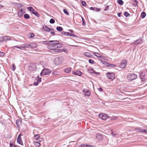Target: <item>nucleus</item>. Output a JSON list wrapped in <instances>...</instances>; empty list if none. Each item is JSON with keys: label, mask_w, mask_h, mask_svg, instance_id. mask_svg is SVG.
Segmentation results:
<instances>
[{"label": "nucleus", "mask_w": 147, "mask_h": 147, "mask_svg": "<svg viewBox=\"0 0 147 147\" xmlns=\"http://www.w3.org/2000/svg\"><path fill=\"white\" fill-rule=\"evenodd\" d=\"M62 61L63 58L61 57H59L55 59L54 62L55 64L58 65L62 63Z\"/></svg>", "instance_id": "4"}, {"label": "nucleus", "mask_w": 147, "mask_h": 147, "mask_svg": "<svg viewBox=\"0 0 147 147\" xmlns=\"http://www.w3.org/2000/svg\"><path fill=\"white\" fill-rule=\"evenodd\" d=\"M30 48L33 49L36 48L37 47V45L36 44L34 43H32L30 44Z\"/></svg>", "instance_id": "21"}, {"label": "nucleus", "mask_w": 147, "mask_h": 147, "mask_svg": "<svg viewBox=\"0 0 147 147\" xmlns=\"http://www.w3.org/2000/svg\"><path fill=\"white\" fill-rule=\"evenodd\" d=\"M82 25L84 26H85L86 24V22L84 21V19L83 17H82Z\"/></svg>", "instance_id": "41"}, {"label": "nucleus", "mask_w": 147, "mask_h": 147, "mask_svg": "<svg viewBox=\"0 0 147 147\" xmlns=\"http://www.w3.org/2000/svg\"><path fill=\"white\" fill-rule=\"evenodd\" d=\"M127 63V60L124 59L122 60L121 62L120 65V67L122 68H125L126 66V65Z\"/></svg>", "instance_id": "8"}, {"label": "nucleus", "mask_w": 147, "mask_h": 147, "mask_svg": "<svg viewBox=\"0 0 147 147\" xmlns=\"http://www.w3.org/2000/svg\"><path fill=\"white\" fill-rule=\"evenodd\" d=\"M116 65L110 64L109 63V64H108V65H107V67H116Z\"/></svg>", "instance_id": "38"}, {"label": "nucleus", "mask_w": 147, "mask_h": 147, "mask_svg": "<svg viewBox=\"0 0 147 147\" xmlns=\"http://www.w3.org/2000/svg\"><path fill=\"white\" fill-rule=\"evenodd\" d=\"M61 34L62 35H64L66 36H71L74 37L75 38H78V37L77 36L74 35V34L71 33L66 32L64 31L62 32H61Z\"/></svg>", "instance_id": "6"}, {"label": "nucleus", "mask_w": 147, "mask_h": 147, "mask_svg": "<svg viewBox=\"0 0 147 147\" xmlns=\"http://www.w3.org/2000/svg\"><path fill=\"white\" fill-rule=\"evenodd\" d=\"M82 4L84 6H85L86 5V2L84 1H83L82 2Z\"/></svg>", "instance_id": "48"}, {"label": "nucleus", "mask_w": 147, "mask_h": 147, "mask_svg": "<svg viewBox=\"0 0 147 147\" xmlns=\"http://www.w3.org/2000/svg\"><path fill=\"white\" fill-rule=\"evenodd\" d=\"M124 15L126 18H127L130 16V14L128 12L125 11L124 12Z\"/></svg>", "instance_id": "36"}, {"label": "nucleus", "mask_w": 147, "mask_h": 147, "mask_svg": "<svg viewBox=\"0 0 147 147\" xmlns=\"http://www.w3.org/2000/svg\"><path fill=\"white\" fill-rule=\"evenodd\" d=\"M98 90L100 92H102V88L101 87L99 88Z\"/></svg>", "instance_id": "56"}, {"label": "nucleus", "mask_w": 147, "mask_h": 147, "mask_svg": "<svg viewBox=\"0 0 147 147\" xmlns=\"http://www.w3.org/2000/svg\"><path fill=\"white\" fill-rule=\"evenodd\" d=\"M94 54L98 57H102V56L100 54L96 52H94Z\"/></svg>", "instance_id": "29"}, {"label": "nucleus", "mask_w": 147, "mask_h": 147, "mask_svg": "<svg viewBox=\"0 0 147 147\" xmlns=\"http://www.w3.org/2000/svg\"><path fill=\"white\" fill-rule=\"evenodd\" d=\"M80 146L79 147H93V146L92 145L82 144L80 145Z\"/></svg>", "instance_id": "23"}, {"label": "nucleus", "mask_w": 147, "mask_h": 147, "mask_svg": "<svg viewBox=\"0 0 147 147\" xmlns=\"http://www.w3.org/2000/svg\"><path fill=\"white\" fill-rule=\"evenodd\" d=\"M64 71L65 73H68L71 72V69L70 67L67 68L65 69Z\"/></svg>", "instance_id": "25"}, {"label": "nucleus", "mask_w": 147, "mask_h": 147, "mask_svg": "<svg viewBox=\"0 0 147 147\" xmlns=\"http://www.w3.org/2000/svg\"><path fill=\"white\" fill-rule=\"evenodd\" d=\"M117 3L119 4L122 5L123 4V2L122 0H118Z\"/></svg>", "instance_id": "34"}, {"label": "nucleus", "mask_w": 147, "mask_h": 147, "mask_svg": "<svg viewBox=\"0 0 147 147\" xmlns=\"http://www.w3.org/2000/svg\"><path fill=\"white\" fill-rule=\"evenodd\" d=\"M138 77L137 75L134 73L129 74L127 76V78L130 80H133L136 79Z\"/></svg>", "instance_id": "2"}, {"label": "nucleus", "mask_w": 147, "mask_h": 147, "mask_svg": "<svg viewBox=\"0 0 147 147\" xmlns=\"http://www.w3.org/2000/svg\"><path fill=\"white\" fill-rule=\"evenodd\" d=\"M144 42L143 40L141 38L135 41L134 43L135 45H140L143 43Z\"/></svg>", "instance_id": "14"}, {"label": "nucleus", "mask_w": 147, "mask_h": 147, "mask_svg": "<svg viewBox=\"0 0 147 147\" xmlns=\"http://www.w3.org/2000/svg\"><path fill=\"white\" fill-rule=\"evenodd\" d=\"M96 137L98 140L102 139L103 138V136L101 134H98L96 135Z\"/></svg>", "instance_id": "17"}, {"label": "nucleus", "mask_w": 147, "mask_h": 147, "mask_svg": "<svg viewBox=\"0 0 147 147\" xmlns=\"http://www.w3.org/2000/svg\"><path fill=\"white\" fill-rule=\"evenodd\" d=\"M109 6L107 5L105 7L104 9V11H106L109 9Z\"/></svg>", "instance_id": "47"}, {"label": "nucleus", "mask_w": 147, "mask_h": 147, "mask_svg": "<svg viewBox=\"0 0 147 147\" xmlns=\"http://www.w3.org/2000/svg\"><path fill=\"white\" fill-rule=\"evenodd\" d=\"M24 17L26 19H29L30 18V16L29 14H25L24 15Z\"/></svg>", "instance_id": "31"}, {"label": "nucleus", "mask_w": 147, "mask_h": 147, "mask_svg": "<svg viewBox=\"0 0 147 147\" xmlns=\"http://www.w3.org/2000/svg\"><path fill=\"white\" fill-rule=\"evenodd\" d=\"M21 134L18 135L17 139V142L18 144L23 145V142L21 137Z\"/></svg>", "instance_id": "12"}, {"label": "nucleus", "mask_w": 147, "mask_h": 147, "mask_svg": "<svg viewBox=\"0 0 147 147\" xmlns=\"http://www.w3.org/2000/svg\"><path fill=\"white\" fill-rule=\"evenodd\" d=\"M49 22L51 24H53L55 23V20L54 19L51 18Z\"/></svg>", "instance_id": "40"}, {"label": "nucleus", "mask_w": 147, "mask_h": 147, "mask_svg": "<svg viewBox=\"0 0 147 147\" xmlns=\"http://www.w3.org/2000/svg\"><path fill=\"white\" fill-rule=\"evenodd\" d=\"M48 42H52L51 44V45L52 47L60 48L62 46V44L61 43H59V41L57 40H50Z\"/></svg>", "instance_id": "1"}, {"label": "nucleus", "mask_w": 147, "mask_h": 147, "mask_svg": "<svg viewBox=\"0 0 147 147\" xmlns=\"http://www.w3.org/2000/svg\"><path fill=\"white\" fill-rule=\"evenodd\" d=\"M95 7H91L90 8V9L92 10H95Z\"/></svg>", "instance_id": "53"}, {"label": "nucleus", "mask_w": 147, "mask_h": 147, "mask_svg": "<svg viewBox=\"0 0 147 147\" xmlns=\"http://www.w3.org/2000/svg\"><path fill=\"white\" fill-rule=\"evenodd\" d=\"M35 82H34L33 84V85L35 86H37L38 85V83L37 82H35Z\"/></svg>", "instance_id": "52"}, {"label": "nucleus", "mask_w": 147, "mask_h": 147, "mask_svg": "<svg viewBox=\"0 0 147 147\" xmlns=\"http://www.w3.org/2000/svg\"><path fill=\"white\" fill-rule=\"evenodd\" d=\"M41 78H39V76H38L35 79V80L36 82H37L38 83L41 82Z\"/></svg>", "instance_id": "28"}, {"label": "nucleus", "mask_w": 147, "mask_h": 147, "mask_svg": "<svg viewBox=\"0 0 147 147\" xmlns=\"http://www.w3.org/2000/svg\"><path fill=\"white\" fill-rule=\"evenodd\" d=\"M69 31L70 32H71V33H73L74 32V31L73 30H69Z\"/></svg>", "instance_id": "58"}, {"label": "nucleus", "mask_w": 147, "mask_h": 147, "mask_svg": "<svg viewBox=\"0 0 147 147\" xmlns=\"http://www.w3.org/2000/svg\"><path fill=\"white\" fill-rule=\"evenodd\" d=\"M30 36L29 37L30 38H33L34 36V34L32 33H31L30 34Z\"/></svg>", "instance_id": "46"}, {"label": "nucleus", "mask_w": 147, "mask_h": 147, "mask_svg": "<svg viewBox=\"0 0 147 147\" xmlns=\"http://www.w3.org/2000/svg\"><path fill=\"white\" fill-rule=\"evenodd\" d=\"M101 10V9L99 8H96L95 7V10L96 11H99Z\"/></svg>", "instance_id": "50"}, {"label": "nucleus", "mask_w": 147, "mask_h": 147, "mask_svg": "<svg viewBox=\"0 0 147 147\" xmlns=\"http://www.w3.org/2000/svg\"><path fill=\"white\" fill-rule=\"evenodd\" d=\"M31 13L32 14H34L35 16L38 17L40 16V15L37 11H35L34 9Z\"/></svg>", "instance_id": "22"}, {"label": "nucleus", "mask_w": 147, "mask_h": 147, "mask_svg": "<svg viewBox=\"0 0 147 147\" xmlns=\"http://www.w3.org/2000/svg\"><path fill=\"white\" fill-rule=\"evenodd\" d=\"M51 73V71L49 69H44L40 73V75L41 76L46 75L50 74Z\"/></svg>", "instance_id": "5"}, {"label": "nucleus", "mask_w": 147, "mask_h": 147, "mask_svg": "<svg viewBox=\"0 0 147 147\" xmlns=\"http://www.w3.org/2000/svg\"><path fill=\"white\" fill-rule=\"evenodd\" d=\"M50 34L54 36L55 35V32L54 31H52L51 32Z\"/></svg>", "instance_id": "55"}, {"label": "nucleus", "mask_w": 147, "mask_h": 147, "mask_svg": "<svg viewBox=\"0 0 147 147\" xmlns=\"http://www.w3.org/2000/svg\"><path fill=\"white\" fill-rule=\"evenodd\" d=\"M20 12H21L22 13H23V9H22L20 10V11H19Z\"/></svg>", "instance_id": "60"}, {"label": "nucleus", "mask_w": 147, "mask_h": 147, "mask_svg": "<svg viewBox=\"0 0 147 147\" xmlns=\"http://www.w3.org/2000/svg\"><path fill=\"white\" fill-rule=\"evenodd\" d=\"M63 11L64 13L66 15H69V12L65 9H63Z\"/></svg>", "instance_id": "39"}, {"label": "nucleus", "mask_w": 147, "mask_h": 147, "mask_svg": "<svg viewBox=\"0 0 147 147\" xmlns=\"http://www.w3.org/2000/svg\"><path fill=\"white\" fill-rule=\"evenodd\" d=\"M41 140H41V139L39 140H39V141H38V142H40Z\"/></svg>", "instance_id": "63"}, {"label": "nucleus", "mask_w": 147, "mask_h": 147, "mask_svg": "<svg viewBox=\"0 0 147 147\" xmlns=\"http://www.w3.org/2000/svg\"><path fill=\"white\" fill-rule=\"evenodd\" d=\"M135 130L137 132H142V129L140 127H137L135 128Z\"/></svg>", "instance_id": "26"}, {"label": "nucleus", "mask_w": 147, "mask_h": 147, "mask_svg": "<svg viewBox=\"0 0 147 147\" xmlns=\"http://www.w3.org/2000/svg\"><path fill=\"white\" fill-rule=\"evenodd\" d=\"M84 55L87 57H89L92 58L93 55L91 54L90 53L88 52H86L84 53Z\"/></svg>", "instance_id": "18"}, {"label": "nucleus", "mask_w": 147, "mask_h": 147, "mask_svg": "<svg viewBox=\"0 0 147 147\" xmlns=\"http://www.w3.org/2000/svg\"><path fill=\"white\" fill-rule=\"evenodd\" d=\"M10 40L11 38L7 36H3L0 37V42H5Z\"/></svg>", "instance_id": "7"}, {"label": "nucleus", "mask_w": 147, "mask_h": 147, "mask_svg": "<svg viewBox=\"0 0 147 147\" xmlns=\"http://www.w3.org/2000/svg\"><path fill=\"white\" fill-rule=\"evenodd\" d=\"M99 117L100 118L105 120L109 118V117L107 114L103 113L100 114L99 115Z\"/></svg>", "instance_id": "9"}, {"label": "nucleus", "mask_w": 147, "mask_h": 147, "mask_svg": "<svg viewBox=\"0 0 147 147\" xmlns=\"http://www.w3.org/2000/svg\"><path fill=\"white\" fill-rule=\"evenodd\" d=\"M83 92L84 93L85 95V96L88 97L89 96L90 94V92L89 90H88L84 89L83 90Z\"/></svg>", "instance_id": "15"}, {"label": "nucleus", "mask_w": 147, "mask_h": 147, "mask_svg": "<svg viewBox=\"0 0 147 147\" xmlns=\"http://www.w3.org/2000/svg\"><path fill=\"white\" fill-rule=\"evenodd\" d=\"M40 135L39 134H36L34 136V139L38 142L39 141V140H42V138H40Z\"/></svg>", "instance_id": "19"}, {"label": "nucleus", "mask_w": 147, "mask_h": 147, "mask_svg": "<svg viewBox=\"0 0 147 147\" xmlns=\"http://www.w3.org/2000/svg\"><path fill=\"white\" fill-rule=\"evenodd\" d=\"M133 1H134V3H133V5L135 6L136 7L138 5L137 4L138 3V1H137L136 0H132Z\"/></svg>", "instance_id": "33"}, {"label": "nucleus", "mask_w": 147, "mask_h": 147, "mask_svg": "<svg viewBox=\"0 0 147 147\" xmlns=\"http://www.w3.org/2000/svg\"><path fill=\"white\" fill-rule=\"evenodd\" d=\"M72 73L73 74L75 75H78V76H81L82 75V73L80 71H72Z\"/></svg>", "instance_id": "16"}, {"label": "nucleus", "mask_w": 147, "mask_h": 147, "mask_svg": "<svg viewBox=\"0 0 147 147\" xmlns=\"http://www.w3.org/2000/svg\"><path fill=\"white\" fill-rule=\"evenodd\" d=\"M49 41H44L43 42V43L44 44H45V42H48Z\"/></svg>", "instance_id": "61"}, {"label": "nucleus", "mask_w": 147, "mask_h": 147, "mask_svg": "<svg viewBox=\"0 0 147 147\" xmlns=\"http://www.w3.org/2000/svg\"><path fill=\"white\" fill-rule=\"evenodd\" d=\"M146 15V13L145 12H142L141 13V16L142 18H144L145 17Z\"/></svg>", "instance_id": "30"}, {"label": "nucleus", "mask_w": 147, "mask_h": 147, "mask_svg": "<svg viewBox=\"0 0 147 147\" xmlns=\"http://www.w3.org/2000/svg\"><path fill=\"white\" fill-rule=\"evenodd\" d=\"M5 55L4 53L0 51V57H2Z\"/></svg>", "instance_id": "49"}, {"label": "nucleus", "mask_w": 147, "mask_h": 147, "mask_svg": "<svg viewBox=\"0 0 147 147\" xmlns=\"http://www.w3.org/2000/svg\"><path fill=\"white\" fill-rule=\"evenodd\" d=\"M146 132H147V130H145V129H143L142 130V133H145L146 134Z\"/></svg>", "instance_id": "54"}, {"label": "nucleus", "mask_w": 147, "mask_h": 147, "mask_svg": "<svg viewBox=\"0 0 147 147\" xmlns=\"http://www.w3.org/2000/svg\"><path fill=\"white\" fill-rule=\"evenodd\" d=\"M27 9L31 12L34 9L31 6L28 7H27Z\"/></svg>", "instance_id": "32"}, {"label": "nucleus", "mask_w": 147, "mask_h": 147, "mask_svg": "<svg viewBox=\"0 0 147 147\" xmlns=\"http://www.w3.org/2000/svg\"><path fill=\"white\" fill-rule=\"evenodd\" d=\"M17 5L19 7H22L23 6V4L21 3H16Z\"/></svg>", "instance_id": "44"}, {"label": "nucleus", "mask_w": 147, "mask_h": 147, "mask_svg": "<svg viewBox=\"0 0 147 147\" xmlns=\"http://www.w3.org/2000/svg\"><path fill=\"white\" fill-rule=\"evenodd\" d=\"M12 68H11V69L13 70H14V69H15L16 67H15V65L14 64H12Z\"/></svg>", "instance_id": "51"}, {"label": "nucleus", "mask_w": 147, "mask_h": 147, "mask_svg": "<svg viewBox=\"0 0 147 147\" xmlns=\"http://www.w3.org/2000/svg\"><path fill=\"white\" fill-rule=\"evenodd\" d=\"M56 30L58 31L61 32L63 30V28L61 26H57L56 27Z\"/></svg>", "instance_id": "27"}, {"label": "nucleus", "mask_w": 147, "mask_h": 147, "mask_svg": "<svg viewBox=\"0 0 147 147\" xmlns=\"http://www.w3.org/2000/svg\"><path fill=\"white\" fill-rule=\"evenodd\" d=\"M106 76L107 78L111 81H113L115 78V75L112 72H107L106 74Z\"/></svg>", "instance_id": "3"}, {"label": "nucleus", "mask_w": 147, "mask_h": 147, "mask_svg": "<svg viewBox=\"0 0 147 147\" xmlns=\"http://www.w3.org/2000/svg\"><path fill=\"white\" fill-rule=\"evenodd\" d=\"M140 77L142 82H144L146 80V76L145 73L142 71L140 73Z\"/></svg>", "instance_id": "10"}, {"label": "nucleus", "mask_w": 147, "mask_h": 147, "mask_svg": "<svg viewBox=\"0 0 147 147\" xmlns=\"http://www.w3.org/2000/svg\"><path fill=\"white\" fill-rule=\"evenodd\" d=\"M88 71L91 74H95L97 75H99L100 74V73L99 72H96L94 70L93 68L88 69Z\"/></svg>", "instance_id": "13"}, {"label": "nucleus", "mask_w": 147, "mask_h": 147, "mask_svg": "<svg viewBox=\"0 0 147 147\" xmlns=\"http://www.w3.org/2000/svg\"><path fill=\"white\" fill-rule=\"evenodd\" d=\"M29 45H30V44L28 45L26 44H24V46L23 47L21 46L20 47H18L17 46H14V47L15 49L16 48H18L21 49H24V48H30V46Z\"/></svg>", "instance_id": "11"}, {"label": "nucleus", "mask_w": 147, "mask_h": 147, "mask_svg": "<svg viewBox=\"0 0 147 147\" xmlns=\"http://www.w3.org/2000/svg\"><path fill=\"white\" fill-rule=\"evenodd\" d=\"M51 30H54V29H53V28H51Z\"/></svg>", "instance_id": "64"}, {"label": "nucleus", "mask_w": 147, "mask_h": 147, "mask_svg": "<svg viewBox=\"0 0 147 147\" xmlns=\"http://www.w3.org/2000/svg\"><path fill=\"white\" fill-rule=\"evenodd\" d=\"M34 144L36 147H39L40 146V144L38 141L34 142Z\"/></svg>", "instance_id": "24"}, {"label": "nucleus", "mask_w": 147, "mask_h": 147, "mask_svg": "<svg viewBox=\"0 0 147 147\" xmlns=\"http://www.w3.org/2000/svg\"><path fill=\"white\" fill-rule=\"evenodd\" d=\"M112 134L113 136H115V134H113V133H112Z\"/></svg>", "instance_id": "62"}, {"label": "nucleus", "mask_w": 147, "mask_h": 147, "mask_svg": "<svg viewBox=\"0 0 147 147\" xmlns=\"http://www.w3.org/2000/svg\"><path fill=\"white\" fill-rule=\"evenodd\" d=\"M89 63L91 64H94L95 62L92 59H90L88 60Z\"/></svg>", "instance_id": "35"}, {"label": "nucleus", "mask_w": 147, "mask_h": 147, "mask_svg": "<svg viewBox=\"0 0 147 147\" xmlns=\"http://www.w3.org/2000/svg\"><path fill=\"white\" fill-rule=\"evenodd\" d=\"M9 145L10 147H17V146L14 144L13 143H10Z\"/></svg>", "instance_id": "42"}, {"label": "nucleus", "mask_w": 147, "mask_h": 147, "mask_svg": "<svg viewBox=\"0 0 147 147\" xmlns=\"http://www.w3.org/2000/svg\"><path fill=\"white\" fill-rule=\"evenodd\" d=\"M121 13L119 12L117 13V16L119 17H120L121 16Z\"/></svg>", "instance_id": "57"}, {"label": "nucleus", "mask_w": 147, "mask_h": 147, "mask_svg": "<svg viewBox=\"0 0 147 147\" xmlns=\"http://www.w3.org/2000/svg\"><path fill=\"white\" fill-rule=\"evenodd\" d=\"M20 121L19 120H18L16 121V124L17 126L19 127H20L19 122Z\"/></svg>", "instance_id": "45"}, {"label": "nucleus", "mask_w": 147, "mask_h": 147, "mask_svg": "<svg viewBox=\"0 0 147 147\" xmlns=\"http://www.w3.org/2000/svg\"><path fill=\"white\" fill-rule=\"evenodd\" d=\"M101 62L103 64L106 65L107 67L108 64H109V63H108L105 61H103L102 60H101Z\"/></svg>", "instance_id": "37"}, {"label": "nucleus", "mask_w": 147, "mask_h": 147, "mask_svg": "<svg viewBox=\"0 0 147 147\" xmlns=\"http://www.w3.org/2000/svg\"><path fill=\"white\" fill-rule=\"evenodd\" d=\"M63 51L65 53H67V50H66L65 49H63Z\"/></svg>", "instance_id": "59"}, {"label": "nucleus", "mask_w": 147, "mask_h": 147, "mask_svg": "<svg viewBox=\"0 0 147 147\" xmlns=\"http://www.w3.org/2000/svg\"><path fill=\"white\" fill-rule=\"evenodd\" d=\"M23 15V13L19 11L18 13V15L19 17H21Z\"/></svg>", "instance_id": "43"}, {"label": "nucleus", "mask_w": 147, "mask_h": 147, "mask_svg": "<svg viewBox=\"0 0 147 147\" xmlns=\"http://www.w3.org/2000/svg\"><path fill=\"white\" fill-rule=\"evenodd\" d=\"M43 28L44 30L47 32H49L51 31V28H49L47 26L45 25L44 26H43Z\"/></svg>", "instance_id": "20"}]
</instances>
